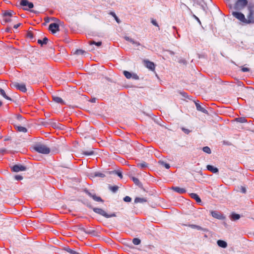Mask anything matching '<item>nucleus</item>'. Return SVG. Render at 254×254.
<instances>
[{
  "instance_id": "obj_17",
  "label": "nucleus",
  "mask_w": 254,
  "mask_h": 254,
  "mask_svg": "<svg viewBox=\"0 0 254 254\" xmlns=\"http://www.w3.org/2000/svg\"><path fill=\"white\" fill-rule=\"evenodd\" d=\"M53 100L56 103H60V104H63V105L65 104V102L60 97H58V96H53Z\"/></svg>"
},
{
  "instance_id": "obj_16",
  "label": "nucleus",
  "mask_w": 254,
  "mask_h": 254,
  "mask_svg": "<svg viewBox=\"0 0 254 254\" xmlns=\"http://www.w3.org/2000/svg\"><path fill=\"white\" fill-rule=\"evenodd\" d=\"M125 39L127 41H128L129 42L131 43L133 45H135V46H139L140 45V44L139 42L135 41L134 40H133L132 39L129 38V37L126 36L125 37Z\"/></svg>"
},
{
  "instance_id": "obj_49",
  "label": "nucleus",
  "mask_w": 254,
  "mask_h": 254,
  "mask_svg": "<svg viewBox=\"0 0 254 254\" xmlns=\"http://www.w3.org/2000/svg\"><path fill=\"white\" fill-rule=\"evenodd\" d=\"M182 129L185 133L189 134L190 132V130L189 129L182 127Z\"/></svg>"
},
{
  "instance_id": "obj_41",
  "label": "nucleus",
  "mask_w": 254,
  "mask_h": 254,
  "mask_svg": "<svg viewBox=\"0 0 254 254\" xmlns=\"http://www.w3.org/2000/svg\"><path fill=\"white\" fill-rule=\"evenodd\" d=\"M3 21L5 23L11 22L12 19L10 17H3Z\"/></svg>"
},
{
  "instance_id": "obj_22",
  "label": "nucleus",
  "mask_w": 254,
  "mask_h": 254,
  "mask_svg": "<svg viewBox=\"0 0 254 254\" xmlns=\"http://www.w3.org/2000/svg\"><path fill=\"white\" fill-rule=\"evenodd\" d=\"M89 196L92 197L95 201H101L103 202V200L100 196H97L95 194H92L91 193H89Z\"/></svg>"
},
{
  "instance_id": "obj_30",
  "label": "nucleus",
  "mask_w": 254,
  "mask_h": 254,
  "mask_svg": "<svg viewBox=\"0 0 254 254\" xmlns=\"http://www.w3.org/2000/svg\"><path fill=\"white\" fill-rule=\"evenodd\" d=\"M17 120L21 124H24V123L25 122V119L23 118V117L20 115H18L17 116Z\"/></svg>"
},
{
  "instance_id": "obj_39",
  "label": "nucleus",
  "mask_w": 254,
  "mask_h": 254,
  "mask_svg": "<svg viewBox=\"0 0 254 254\" xmlns=\"http://www.w3.org/2000/svg\"><path fill=\"white\" fill-rule=\"evenodd\" d=\"M27 38H29L30 39H32L34 38L33 34L31 31H28L27 33Z\"/></svg>"
},
{
  "instance_id": "obj_8",
  "label": "nucleus",
  "mask_w": 254,
  "mask_h": 254,
  "mask_svg": "<svg viewBox=\"0 0 254 254\" xmlns=\"http://www.w3.org/2000/svg\"><path fill=\"white\" fill-rule=\"evenodd\" d=\"M124 74L125 76V77L127 79L132 78L135 80H137L139 79V77L136 74H132L131 73L127 71H124Z\"/></svg>"
},
{
  "instance_id": "obj_57",
  "label": "nucleus",
  "mask_w": 254,
  "mask_h": 254,
  "mask_svg": "<svg viewBox=\"0 0 254 254\" xmlns=\"http://www.w3.org/2000/svg\"><path fill=\"white\" fill-rule=\"evenodd\" d=\"M10 30V29L9 28H7L5 30V31L8 32Z\"/></svg>"
},
{
  "instance_id": "obj_9",
  "label": "nucleus",
  "mask_w": 254,
  "mask_h": 254,
  "mask_svg": "<svg viewBox=\"0 0 254 254\" xmlns=\"http://www.w3.org/2000/svg\"><path fill=\"white\" fill-rule=\"evenodd\" d=\"M26 168L22 165H15L12 167V170L15 172L25 171Z\"/></svg>"
},
{
  "instance_id": "obj_2",
  "label": "nucleus",
  "mask_w": 254,
  "mask_h": 254,
  "mask_svg": "<svg viewBox=\"0 0 254 254\" xmlns=\"http://www.w3.org/2000/svg\"><path fill=\"white\" fill-rule=\"evenodd\" d=\"M232 15L237 18L241 23L243 24H247L246 18L245 15L240 12L233 11L232 13Z\"/></svg>"
},
{
  "instance_id": "obj_3",
  "label": "nucleus",
  "mask_w": 254,
  "mask_h": 254,
  "mask_svg": "<svg viewBox=\"0 0 254 254\" xmlns=\"http://www.w3.org/2000/svg\"><path fill=\"white\" fill-rule=\"evenodd\" d=\"M93 210L94 212L104 216L105 218H109L112 217H115V213L108 214L105 211L101 208H93Z\"/></svg>"
},
{
  "instance_id": "obj_45",
  "label": "nucleus",
  "mask_w": 254,
  "mask_h": 254,
  "mask_svg": "<svg viewBox=\"0 0 254 254\" xmlns=\"http://www.w3.org/2000/svg\"><path fill=\"white\" fill-rule=\"evenodd\" d=\"M240 191L243 193H246V189L245 187H243V186H241L240 188Z\"/></svg>"
},
{
  "instance_id": "obj_32",
  "label": "nucleus",
  "mask_w": 254,
  "mask_h": 254,
  "mask_svg": "<svg viewBox=\"0 0 254 254\" xmlns=\"http://www.w3.org/2000/svg\"><path fill=\"white\" fill-rule=\"evenodd\" d=\"M86 53V52L82 49H77L74 52V54L76 55H83Z\"/></svg>"
},
{
  "instance_id": "obj_25",
  "label": "nucleus",
  "mask_w": 254,
  "mask_h": 254,
  "mask_svg": "<svg viewBox=\"0 0 254 254\" xmlns=\"http://www.w3.org/2000/svg\"><path fill=\"white\" fill-rule=\"evenodd\" d=\"M147 201V199L145 198L136 197L134 199V202L137 203H144Z\"/></svg>"
},
{
  "instance_id": "obj_28",
  "label": "nucleus",
  "mask_w": 254,
  "mask_h": 254,
  "mask_svg": "<svg viewBox=\"0 0 254 254\" xmlns=\"http://www.w3.org/2000/svg\"><path fill=\"white\" fill-rule=\"evenodd\" d=\"M131 179L135 185H136L139 187H141L142 186L141 183L140 182V181H139V180L137 178L132 177L131 178Z\"/></svg>"
},
{
  "instance_id": "obj_42",
  "label": "nucleus",
  "mask_w": 254,
  "mask_h": 254,
  "mask_svg": "<svg viewBox=\"0 0 254 254\" xmlns=\"http://www.w3.org/2000/svg\"><path fill=\"white\" fill-rule=\"evenodd\" d=\"M237 120H238V121L242 123H246L247 122L246 119L244 117L239 118L237 119Z\"/></svg>"
},
{
  "instance_id": "obj_15",
  "label": "nucleus",
  "mask_w": 254,
  "mask_h": 254,
  "mask_svg": "<svg viewBox=\"0 0 254 254\" xmlns=\"http://www.w3.org/2000/svg\"><path fill=\"white\" fill-rule=\"evenodd\" d=\"M172 190L180 194L184 193L186 191L185 189L181 188L178 187H173L172 188Z\"/></svg>"
},
{
  "instance_id": "obj_56",
  "label": "nucleus",
  "mask_w": 254,
  "mask_h": 254,
  "mask_svg": "<svg viewBox=\"0 0 254 254\" xmlns=\"http://www.w3.org/2000/svg\"><path fill=\"white\" fill-rule=\"evenodd\" d=\"M45 21H46V22H49V18L48 17H47L45 19Z\"/></svg>"
},
{
  "instance_id": "obj_4",
  "label": "nucleus",
  "mask_w": 254,
  "mask_h": 254,
  "mask_svg": "<svg viewBox=\"0 0 254 254\" xmlns=\"http://www.w3.org/2000/svg\"><path fill=\"white\" fill-rule=\"evenodd\" d=\"M248 2L247 0H238L235 4V8L238 10L242 9L248 4Z\"/></svg>"
},
{
  "instance_id": "obj_55",
  "label": "nucleus",
  "mask_w": 254,
  "mask_h": 254,
  "mask_svg": "<svg viewBox=\"0 0 254 254\" xmlns=\"http://www.w3.org/2000/svg\"><path fill=\"white\" fill-rule=\"evenodd\" d=\"M5 151V149H0V152L3 153V152H4Z\"/></svg>"
},
{
  "instance_id": "obj_44",
  "label": "nucleus",
  "mask_w": 254,
  "mask_h": 254,
  "mask_svg": "<svg viewBox=\"0 0 254 254\" xmlns=\"http://www.w3.org/2000/svg\"><path fill=\"white\" fill-rule=\"evenodd\" d=\"M124 200L126 202H130L131 200V198L130 197L128 196H126L124 198Z\"/></svg>"
},
{
  "instance_id": "obj_34",
  "label": "nucleus",
  "mask_w": 254,
  "mask_h": 254,
  "mask_svg": "<svg viewBox=\"0 0 254 254\" xmlns=\"http://www.w3.org/2000/svg\"><path fill=\"white\" fill-rule=\"evenodd\" d=\"M89 44L90 45H95L96 46L99 47L102 45V42L99 41V42H96L94 41H91L89 42Z\"/></svg>"
},
{
  "instance_id": "obj_53",
  "label": "nucleus",
  "mask_w": 254,
  "mask_h": 254,
  "mask_svg": "<svg viewBox=\"0 0 254 254\" xmlns=\"http://www.w3.org/2000/svg\"><path fill=\"white\" fill-rule=\"evenodd\" d=\"M110 14H111V15H112L114 18L117 16L115 14V12H110Z\"/></svg>"
},
{
  "instance_id": "obj_7",
  "label": "nucleus",
  "mask_w": 254,
  "mask_h": 254,
  "mask_svg": "<svg viewBox=\"0 0 254 254\" xmlns=\"http://www.w3.org/2000/svg\"><path fill=\"white\" fill-rule=\"evenodd\" d=\"M49 30L51 31L53 34H55L60 30L59 25L55 23H51L49 25Z\"/></svg>"
},
{
  "instance_id": "obj_51",
  "label": "nucleus",
  "mask_w": 254,
  "mask_h": 254,
  "mask_svg": "<svg viewBox=\"0 0 254 254\" xmlns=\"http://www.w3.org/2000/svg\"><path fill=\"white\" fill-rule=\"evenodd\" d=\"M20 25H21V23H18V24H17L14 25V26H13V27H14V28L16 29V28H17L19 26H20Z\"/></svg>"
},
{
  "instance_id": "obj_38",
  "label": "nucleus",
  "mask_w": 254,
  "mask_h": 254,
  "mask_svg": "<svg viewBox=\"0 0 254 254\" xmlns=\"http://www.w3.org/2000/svg\"><path fill=\"white\" fill-rule=\"evenodd\" d=\"M137 166L141 168H144L147 167V164L145 162H142L139 164H138Z\"/></svg>"
},
{
  "instance_id": "obj_5",
  "label": "nucleus",
  "mask_w": 254,
  "mask_h": 254,
  "mask_svg": "<svg viewBox=\"0 0 254 254\" xmlns=\"http://www.w3.org/2000/svg\"><path fill=\"white\" fill-rule=\"evenodd\" d=\"M12 86L16 89L19 90L23 92H26L27 89L25 84L24 83H19L18 82H13L12 83Z\"/></svg>"
},
{
  "instance_id": "obj_13",
  "label": "nucleus",
  "mask_w": 254,
  "mask_h": 254,
  "mask_svg": "<svg viewBox=\"0 0 254 254\" xmlns=\"http://www.w3.org/2000/svg\"><path fill=\"white\" fill-rule=\"evenodd\" d=\"M145 63V66L149 68V69L151 70H154L155 68V65L152 62L148 61H144Z\"/></svg>"
},
{
  "instance_id": "obj_37",
  "label": "nucleus",
  "mask_w": 254,
  "mask_h": 254,
  "mask_svg": "<svg viewBox=\"0 0 254 254\" xmlns=\"http://www.w3.org/2000/svg\"><path fill=\"white\" fill-rule=\"evenodd\" d=\"M119 188L118 186H110L109 189L113 192H115L117 191Z\"/></svg>"
},
{
  "instance_id": "obj_40",
  "label": "nucleus",
  "mask_w": 254,
  "mask_h": 254,
  "mask_svg": "<svg viewBox=\"0 0 254 254\" xmlns=\"http://www.w3.org/2000/svg\"><path fill=\"white\" fill-rule=\"evenodd\" d=\"M52 127H54V128H61V125L59 123H52Z\"/></svg>"
},
{
  "instance_id": "obj_23",
  "label": "nucleus",
  "mask_w": 254,
  "mask_h": 254,
  "mask_svg": "<svg viewBox=\"0 0 254 254\" xmlns=\"http://www.w3.org/2000/svg\"><path fill=\"white\" fill-rule=\"evenodd\" d=\"M14 13L13 11L12 10H7V11H5L3 13V17H12V15H13V13Z\"/></svg>"
},
{
  "instance_id": "obj_54",
  "label": "nucleus",
  "mask_w": 254,
  "mask_h": 254,
  "mask_svg": "<svg viewBox=\"0 0 254 254\" xmlns=\"http://www.w3.org/2000/svg\"><path fill=\"white\" fill-rule=\"evenodd\" d=\"M96 99L95 98H93L90 100V102L92 103H95L96 102Z\"/></svg>"
},
{
  "instance_id": "obj_46",
  "label": "nucleus",
  "mask_w": 254,
  "mask_h": 254,
  "mask_svg": "<svg viewBox=\"0 0 254 254\" xmlns=\"http://www.w3.org/2000/svg\"><path fill=\"white\" fill-rule=\"evenodd\" d=\"M151 23H152L153 25H154V26H157V27H159V25H158V23H157L155 19H152L151 20Z\"/></svg>"
},
{
  "instance_id": "obj_43",
  "label": "nucleus",
  "mask_w": 254,
  "mask_h": 254,
  "mask_svg": "<svg viewBox=\"0 0 254 254\" xmlns=\"http://www.w3.org/2000/svg\"><path fill=\"white\" fill-rule=\"evenodd\" d=\"M240 67L241 68L242 71L243 72H249L250 71V68H249L248 67H245L244 66H241Z\"/></svg>"
},
{
  "instance_id": "obj_14",
  "label": "nucleus",
  "mask_w": 254,
  "mask_h": 254,
  "mask_svg": "<svg viewBox=\"0 0 254 254\" xmlns=\"http://www.w3.org/2000/svg\"><path fill=\"white\" fill-rule=\"evenodd\" d=\"M195 104L197 110L200 111L205 114H208V111L202 107L197 102H195Z\"/></svg>"
},
{
  "instance_id": "obj_35",
  "label": "nucleus",
  "mask_w": 254,
  "mask_h": 254,
  "mask_svg": "<svg viewBox=\"0 0 254 254\" xmlns=\"http://www.w3.org/2000/svg\"><path fill=\"white\" fill-rule=\"evenodd\" d=\"M132 243L134 245H138L140 244L141 241L138 238H134L132 240Z\"/></svg>"
},
{
  "instance_id": "obj_48",
  "label": "nucleus",
  "mask_w": 254,
  "mask_h": 254,
  "mask_svg": "<svg viewBox=\"0 0 254 254\" xmlns=\"http://www.w3.org/2000/svg\"><path fill=\"white\" fill-rule=\"evenodd\" d=\"M14 179L16 180H21L23 179V177L20 175H16L14 177Z\"/></svg>"
},
{
  "instance_id": "obj_19",
  "label": "nucleus",
  "mask_w": 254,
  "mask_h": 254,
  "mask_svg": "<svg viewBox=\"0 0 254 254\" xmlns=\"http://www.w3.org/2000/svg\"><path fill=\"white\" fill-rule=\"evenodd\" d=\"M217 245L220 247H221V248H225L227 246V243L225 241H223V240H218L217 242Z\"/></svg>"
},
{
  "instance_id": "obj_52",
  "label": "nucleus",
  "mask_w": 254,
  "mask_h": 254,
  "mask_svg": "<svg viewBox=\"0 0 254 254\" xmlns=\"http://www.w3.org/2000/svg\"><path fill=\"white\" fill-rule=\"evenodd\" d=\"M114 18H115V19L116 20V21H117V22L118 23H120V19H119V18L117 16Z\"/></svg>"
},
{
  "instance_id": "obj_11",
  "label": "nucleus",
  "mask_w": 254,
  "mask_h": 254,
  "mask_svg": "<svg viewBox=\"0 0 254 254\" xmlns=\"http://www.w3.org/2000/svg\"><path fill=\"white\" fill-rule=\"evenodd\" d=\"M20 5L22 6H28L29 8H32L34 7V4L32 2H29L27 0H21L20 1Z\"/></svg>"
},
{
  "instance_id": "obj_20",
  "label": "nucleus",
  "mask_w": 254,
  "mask_h": 254,
  "mask_svg": "<svg viewBox=\"0 0 254 254\" xmlns=\"http://www.w3.org/2000/svg\"><path fill=\"white\" fill-rule=\"evenodd\" d=\"M48 41L49 39L45 37L42 40L40 39L38 40L37 42L39 44L41 45V46H43L44 45L47 44Z\"/></svg>"
},
{
  "instance_id": "obj_6",
  "label": "nucleus",
  "mask_w": 254,
  "mask_h": 254,
  "mask_svg": "<svg viewBox=\"0 0 254 254\" xmlns=\"http://www.w3.org/2000/svg\"><path fill=\"white\" fill-rule=\"evenodd\" d=\"M212 216L219 220H224L225 217L220 212L217 211L211 210L210 211Z\"/></svg>"
},
{
  "instance_id": "obj_33",
  "label": "nucleus",
  "mask_w": 254,
  "mask_h": 254,
  "mask_svg": "<svg viewBox=\"0 0 254 254\" xmlns=\"http://www.w3.org/2000/svg\"><path fill=\"white\" fill-rule=\"evenodd\" d=\"M202 150L203 152H204L207 154H210L211 153L210 148L208 146L203 147L202 148Z\"/></svg>"
},
{
  "instance_id": "obj_1",
  "label": "nucleus",
  "mask_w": 254,
  "mask_h": 254,
  "mask_svg": "<svg viewBox=\"0 0 254 254\" xmlns=\"http://www.w3.org/2000/svg\"><path fill=\"white\" fill-rule=\"evenodd\" d=\"M34 149L39 153L48 154L50 152V148L43 144H37L34 145Z\"/></svg>"
},
{
  "instance_id": "obj_47",
  "label": "nucleus",
  "mask_w": 254,
  "mask_h": 254,
  "mask_svg": "<svg viewBox=\"0 0 254 254\" xmlns=\"http://www.w3.org/2000/svg\"><path fill=\"white\" fill-rule=\"evenodd\" d=\"M96 232L94 230H89L86 232V233L91 234L92 235H95Z\"/></svg>"
},
{
  "instance_id": "obj_26",
  "label": "nucleus",
  "mask_w": 254,
  "mask_h": 254,
  "mask_svg": "<svg viewBox=\"0 0 254 254\" xmlns=\"http://www.w3.org/2000/svg\"><path fill=\"white\" fill-rule=\"evenodd\" d=\"M190 196H191V198L194 199L197 202H201L200 198L199 197V196L196 193H192L190 194Z\"/></svg>"
},
{
  "instance_id": "obj_24",
  "label": "nucleus",
  "mask_w": 254,
  "mask_h": 254,
  "mask_svg": "<svg viewBox=\"0 0 254 254\" xmlns=\"http://www.w3.org/2000/svg\"><path fill=\"white\" fill-rule=\"evenodd\" d=\"M0 94L1 95V96L4 98L5 99L8 100H10V101H11L12 99L11 98H10L9 97L7 96L5 93V92L4 91V90L1 88L0 89Z\"/></svg>"
},
{
  "instance_id": "obj_12",
  "label": "nucleus",
  "mask_w": 254,
  "mask_h": 254,
  "mask_svg": "<svg viewBox=\"0 0 254 254\" xmlns=\"http://www.w3.org/2000/svg\"><path fill=\"white\" fill-rule=\"evenodd\" d=\"M14 127L19 132H26L27 131L26 128L21 126L19 123H16L14 125Z\"/></svg>"
},
{
  "instance_id": "obj_27",
  "label": "nucleus",
  "mask_w": 254,
  "mask_h": 254,
  "mask_svg": "<svg viewBox=\"0 0 254 254\" xmlns=\"http://www.w3.org/2000/svg\"><path fill=\"white\" fill-rule=\"evenodd\" d=\"M183 225L187 226V225H186V224H183ZM188 226L190 227L192 229H196L197 230H203L202 227H201L199 226L196 225L191 224V225H188Z\"/></svg>"
},
{
  "instance_id": "obj_29",
  "label": "nucleus",
  "mask_w": 254,
  "mask_h": 254,
  "mask_svg": "<svg viewBox=\"0 0 254 254\" xmlns=\"http://www.w3.org/2000/svg\"><path fill=\"white\" fill-rule=\"evenodd\" d=\"M83 154L86 156L92 155L94 154V152L93 150H90L88 151H83Z\"/></svg>"
},
{
  "instance_id": "obj_36",
  "label": "nucleus",
  "mask_w": 254,
  "mask_h": 254,
  "mask_svg": "<svg viewBox=\"0 0 254 254\" xmlns=\"http://www.w3.org/2000/svg\"><path fill=\"white\" fill-rule=\"evenodd\" d=\"M94 176L97 177L104 178L106 176V175L104 173L101 172H95L94 173Z\"/></svg>"
},
{
  "instance_id": "obj_18",
  "label": "nucleus",
  "mask_w": 254,
  "mask_h": 254,
  "mask_svg": "<svg viewBox=\"0 0 254 254\" xmlns=\"http://www.w3.org/2000/svg\"><path fill=\"white\" fill-rule=\"evenodd\" d=\"M206 168L208 170L211 171L213 173H217L218 172V169L217 168L214 167V166H213L212 165H207Z\"/></svg>"
},
{
  "instance_id": "obj_31",
  "label": "nucleus",
  "mask_w": 254,
  "mask_h": 254,
  "mask_svg": "<svg viewBox=\"0 0 254 254\" xmlns=\"http://www.w3.org/2000/svg\"><path fill=\"white\" fill-rule=\"evenodd\" d=\"M159 163L163 167H164L165 168L168 169L170 168V166L169 164L165 163L164 161H160Z\"/></svg>"
},
{
  "instance_id": "obj_10",
  "label": "nucleus",
  "mask_w": 254,
  "mask_h": 254,
  "mask_svg": "<svg viewBox=\"0 0 254 254\" xmlns=\"http://www.w3.org/2000/svg\"><path fill=\"white\" fill-rule=\"evenodd\" d=\"M247 20V24H250L253 23L254 22V11L252 9H250L249 14L247 15V18H246Z\"/></svg>"
},
{
  "instance_id": "obj_58",
  "label": "nucleus",
  "mask_w": 254,
  "mask_h": 254,
  "mask_svg": "<svg viewBox=\"0 0 254 254\" xmlns=\"http://www.w3.org/2000/svg\"><path fill=\"white\" fill-rule=\"evenodd\" d=\"M2 104V102L1 101H0V107L1 106Z\"/></svg>"
},
{
  "instance_id": "obj_21",
  "label": "nucleus",
  "mask_w": 254,
  "mask_h": 254,
  "mask_svg": "<svg viewBox=\"0 0 254 254\" xmlns=\"http://www.w3.org/2000/svg\"><path fill=\"white\" fill-rule=\"evenodd\" d=\"M240 217H241V216L239 214H236L234 212L232 213V214L230 216L231 219L233 221L237 220L239 219L240 218Z\"/></svg>"
},
{
  "instance_id": "obj_50",
  "label": "nucleus",
  "mask_w": 254,
  "mask_h": 254,
  "mask_svg": "<svg viewBox=\"0 0 254 254\" xmlns=\"http://www.w3.org/2000/svg\"><path fill=\"white\" fill-rule=\"evenodd\" d=\"M116 174H117L118 175V176L120 177L121 178H123V176H122V173L120 171H116Z\"/></svg>"
}]
</instances>
